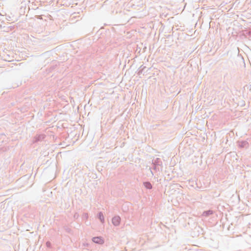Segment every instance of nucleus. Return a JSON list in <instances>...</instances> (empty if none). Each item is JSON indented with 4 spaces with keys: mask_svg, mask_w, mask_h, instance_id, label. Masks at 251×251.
I'll list each match as a JSON object with an SVG mask.
<instances>
[{
    "mask_svg": "<svg viewBox=\"0 0 251 251\" xmlns=\"http://www.w3.org/2000/svg\"><path fill=\"white\" fill-rule=\"evenodd\" d=\"M46 246L48 248H51V243L50 241H47L46 242Z\"/></svg>",
    "mask_w": 251,
    "mask_h": 251,
    "instance_id": "f3484780",
    "label": "nucleus"
},
{
    "mask_svg": "<svg viewBox=\"0 0 251 251\" xmlns=\"http://www.w3.org/2000/svg\"><path fill=\"white\" fill-rule=\"evenodd\" d=\"M214 211L212 210L209 209L208 210L204 211L202 214V216L208 217L213 214Z\"/></svg>",
    "mask_w": 251,
    "mask_h": 251,
    "instance_id": "0eeeda50",
    "label": "nucleus"
},
{
    "mask_svg": "<svg viewBox=\"0 0 251 251\" xmlns=\"http://www.w3.org/2000/svg\"><path fill=\"white\" fill-rule=\"evenodd\" d=\"M92 240L93 242L100 245H102L104 242L102 236H94Z\"/></svg>",
    "mask_w": 251,
    "mask_h": 251,
    "instance_id": "f257e3e1",
    "label": "nucleus"
},
{
    "mask_svg": "<svg viewBox=\"0 0 251 251\" xmlns=\"http://www.w3.org/2000/svg\"><path fill=\"white\" fill-rule=\"evenodd\" d=\"M247 241L249 244L251 245V236H248V238L247 239Z\"/></svg>",
    "mask_w": 251,
    "mask_h": 251,
    "instance_id": "2eb2a0df",
    "label": "nucleus"
},
{
    "mask_svg": "<svg viewBox=\"0 0 251 251\" xmlns=\"http://www.w3.org/2000/svg\"><path fill=\"white\" fill-rule=\"evenodd\" d=\"M152 168L155 170V171H159V169L158 168V167L156 166L155 165V164H154L152 162Z\"/></svg>",
    "mask_w": 251,
    "mask_h": 251,
    "instance_id": "4468645a",
    "label": "nucleus"
},
{
    "mask_svg": "<svg viewBox=\"0 0 251 251\" xmlns=\"http://www.w3.org/2000/svg\"><path fill=\"white\" fill-rule=\"evenodd\" d=\"M46 136L44 134H37L34 138V142H37L39 141H41L44 139Z\"/></svg>",
    "mask_w": 251,
    "mask_h": 251,
    "instance_id": "20e7f679",
    "label": "nucleus"
},
{
    "mask_svg": "<svg viewBox=\"0 0 251 251\" xmlns=\"http://www.w3.org/2000/svg\"><path fill=\"white\" fill-rule=\"evenodd\" d=\"M152 163L155 164V165L157 166H161L162 167V162L160 158H156L155 159H153L152 161Z\"/></svg>",
    "mask_w": 251,
    "mask_h": 251,
    "instance_id": "423d86ee",
    "label": "nucleus"
},
{
    "mask_svg": "<svg viewBox=\"0 0 251 251\" xmlns=\"http://www.w3.org/2000/svg\"><path fill=\"white\" fill-rule=\"evenodd\" d=\"M121 219L119 216H115L112 219V223L115 226H118L121 223Z\"/></svg>",
    "mask_w": 251,
    "mask_h": 251,
    "instance_id": "7ed1b4c3",
    "label": "nucleus"
},
{
    "mask_svg": "<svg viewBox=\"0 0 251 251\" xmlns=\"http://www.w3.org/2000/svg\"><path fill=\"white\" fill-rule=\"evenodd\" d=\"M189 183L192 187H193L194 188H195L196 189V185H195V183H197V180H193V179L189 180Z\"/></svg>",
    "mask_w": 251,
    "mask_h": 251,
    "instance_id": "1a4fd4ad",
    "label": "nucleus"
},
{
    "mask_svg": "<svg viewBox=\"0 0 251 251\" xmlns=\"http://www.w3.org/2000/svg\"><path fill=\"white\" fill-rule=\"evenodd\" d=\"M248 144V143L247 141H242L240 145V146L242 148H243V147H245Z\"/></svg>",
    "mask_w": 251,
    "mask_h": 251,
    "instance_id": "ddd939ff",
    "label": "nucleus"
},
{
    "mask_svg": "<svg viewBox=\"0 0 251 251\" xmlns=\"http://www.w3.org/2000/svg\"><path fill=\"white\" fill-rule=\"evenodd\" d=\"M79 216V214L77 212H75L74 215V218L75 219H77L78 218Z\"/></svg>",
    "mask_w": 251,
    "mask_h": 251,
    "instance_id": "dca6fc26",
    "label": "nucleus"
},
{
    "mask_svg": "<svg viewBox=\"0 0 251 251\" xmlns=\"http://www.w3.org/2000/svg\"><path fill=\"white\" fill-rule=\"evenodd\" d=\"M195 229H197L198 231L199 232V234L198 235H200V234H204V233L202 232L203 230V229L201 228L200 226H198L195 228Z\"/></svg>",
    "mask_w": 251,
    "mask_h": 251,
    "instance_id": "9b49d317",
    "label": "nucleus"
},
{
    "mask_svg": "<svg viewBox=\"0 0 251 251\" xmlns=\"http://www.w3.org/2000/svg\"><path fill=\"white\" fill-rule=\"evenodd\" d=\"M88 244L87 243H86V244L83 243V246H88Z\"/></svg>",
    "mask_w": 251,
    "mask_h": 251,
    "instance_id": "a211bd4d",
    "label": "nucleus"
},
{
    "mask_svg": "<svg viewBox=\"0 0 251 251\" xmlns=\"http://www.w3.org/2000/svg\"><path fill=\"white\" fill-rule=\"evenodd\" d=\"M97 217L101 224L104 223L105 220L102 212H99L97 215Z\"/></svg>",
    "mask_w": 251,
    "mask_h": 251,
    "instance_id": "39448f33",
    "label": "nucleus"
},
{
    "mask_svg": "<svg viewBox=\"0 0 251 251\" xmlns=\"http://www.w3.org/2000/svg\"><path fill=\"white\" fill-rule=\"evenodd\" d=\"M85 223H86V225H89V224H90V223H87L86 222H85Z\"/></svg>",
    "mask_w": 251,
    "mask_h": 251,
    "instance_id": "6ab92c4d",
    "label": "nucleus"
},
{
    "mask_svg": "<svg viewBox=\"0 0 251 251\" xmlns=\"http://www.w3.org/2000/svg\"><path fill=\"white\" fill-rule=\"evenodd\" d=\"M143 185L147 189H151L152 188V185L151 183L149 181H145L143 182Z\"/></svg>",
    "mask_w": 251,
    "mask_h": 251,
    "instance_id": "6e6552de",
    "label": "nucleus"
},
{
    "mask_svg": "<svg viewBox=\"0 0 251 251\" xmlns=\"http://www.w3.org/2000/svg\"><path fill=\"white\" fill-rule=\"evenodd\" d=\"M151 171V173L152 174V175H153L152 172Z\"/></svg>",
    "mask_w": 251,
    "mask_h": 251,
    "instance_id": "aec40b11",
    "label": "nucleus"
},
{
    "mask_svg": "<svg viewBox=\"0 0 251 251\" xmlns=\"http://www.w3.org/2000/svg\"><path fill=\"white\" fill-rule=\"evenodd\" d=\"M195 185H196V189L202 191H204L206 188L205 186H204L202 183L201 182L200 180H199L197 179V183H195Z\"/></svg>",
    "mask_w": 251,
    "mask_h": 251,
    "instance_id": "f03ea898",
    "label": "nucleus"
},
{
    "mask_svg": "<svg viewBox=\"0 0 251 251\" xmlns=\"http://www.w3.org/2000/svg\"><path fill=\"white\" fill-rule=\"evenodd\" d=\"M146 68V67L144 65H141L139 69L138 74L140 75L145 70V69Z\"/></svg>",
    "mask_w": 251,
    "mask_h": 251,
    "instance_id": "9d476101",
    "label": "nucleus"
},
{
    "mask_svg": "<svg viewBox=\"0 0 251 251\" xmlns=\"http://www.w3.org/2000/svg\"><path fill=\"white\" fill-rule=\"evenodd\" d=\"M88 218V214L87 213H83L82 215V220H87Z\"/></svg>",
    "mask_w": 251,
    "mask_h": 251,
    "instance_id": "f8f14e48",
    "label": "nucleus"
}]
</instances>
